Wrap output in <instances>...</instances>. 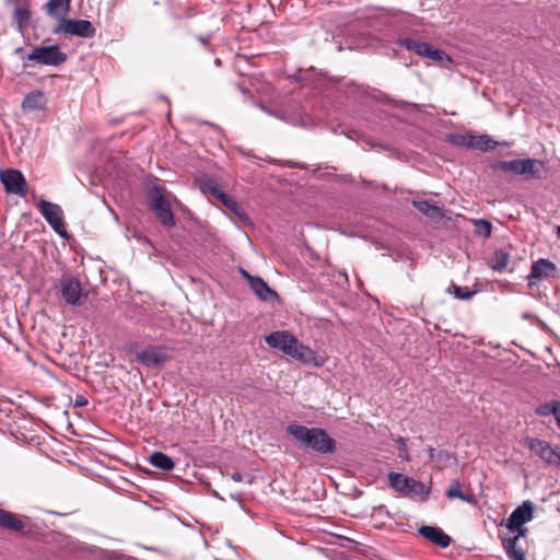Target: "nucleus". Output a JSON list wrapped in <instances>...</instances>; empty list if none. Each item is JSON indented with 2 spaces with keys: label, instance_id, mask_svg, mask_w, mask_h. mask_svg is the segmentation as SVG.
I'll return each instance as SVG.
<instances>
[{
  "label": "nucleus",
  "instance_id": "nucleus-1",
  "mask_svg": "<svg viewBox=\"0 0 560 560\" xmlns=\"http://www.w3.org/2000/svg\"><path fill=\"white\" fill-rule=\"evenodd\" d=\"M287 433L294 438L301 446L311 448L318 454H332L336 451V441L320 428L290 424L287 427Z\"/></svg>",
  "mask_w": 560,
  "mask_h": 560
},
{
  "label": "nucleus",
  "instance_id": "nucleus-2",
  "mask_svg": "<svg viewBox=\"0 0 560 560\" xmlns=\"http://www.w3.org/2000/svg\"><path fill=\"white\" fill-rule=\"evenodd\" d=\"M387 483L399 495L415 501L423 502L430 494V489L423 482L400 472H389Z\"/></svg>",
  "mask_w": 560,
  "mask_h": 560
},
{
  "label": "nucleus",
  "instance_id": "nucleus-3",
  "mask_svg": "<svg viewBox=\"0 0 560 560\" xmlns=\"http://www.w3.org/2000/svg\"><path fill=\"white\" fill-rule=\"evenodd\" d=\"M148 201L150 208L154 211L158 220L165 226L175 225L174 214L168 200L165 198L163 190L159 186H154L148 192Z\"/></svg>",
  "mask_w": 560,
  "mask_h": 560
},
{
  "label": "nucleus",
  "instance_id": "nucleus-4",
  "mask_svg": "<svg viewBox=\"0 0 560 560\" xmlns=\"http://www.w3.org/2000/svg\"><path fill=\"white\" fill-rule=\"evenodd\" d=\"M95 27L88 20H72L62 18L54 27V34H67L82 38H92L95 35Z\"/></svg>",
  "mask_w": 560,
  "mask_h": 560
},
{
  "label": "nucleus",
  "instance_id": "nucleus-5",
  "mask_svg": "<svg viewBox=\"0 0 560 560\" xmlns=\"http://www.w3.org/2000/svg\"><path fill=\"white\" fill-rule=\"evenodd\" d=\"M398 45L407 50L413 51L420 57H425L431 60L442 62L444 60L451 61L448 56L441 49L434 48L431 44L420 42L410 37H400L397 40Z\"/></svg>",
  "mask_w": 560,
  "mask_h": 560
},
{
  "label": "nucleus",
  "instance_id": "nucleus-6",
  "mask_svg": "<svg viewBox=\"0 0 560 560\" xmlns=\"http://www.w3.org/2000/svg\"><path fill=\"white\" fill-rule=\"evenodd\" d=\"M27 61H34L39 65L58 67L67 60L66 52L61 51L57 45L35 47L27 56Z\"/></svg>",
  "mask_w": 560,
  "mask_h": 560
},
{
  "label": "nucleus",
  "instance_id": "nucleus-7",
  "mask_svg": "<svg viewBox=\"0 0 560 560\" xmlns=\"http://www.w3.org/2000/svg\"><path fill=\"white\" fill-rule=\"evenodd\" d=\"M39 212L51 226V229L60 236H67V230L63 223V211L57 203L40 199L37 203Z\"/></svg>",
  "mask_w": 560,
  "mask_h": 560
},
{
  "label": "nucleus",
  "instance_id": "nucleus-8",
  "mask_svg": "<svg viewBox=\"0 0 560 560\" xmlns=\"http://www.w3.org/2000/svg\"><path fill=\"white\" fill-rule=\"evenodd\" d=\"M526 443L546 464L560 468V446L552 447L548 442L535 438L527 439Z\"/></svg>",
  "mask_w": 560,
  "mask_h": 560
},
{
  "label": "nucleus",
  "instance_id": "nucleus-9",
  "mask_svg": "<svg viewBox=\"0 0 560 560\" xmlns=\"http://www.w3.org/2000/svg\"><path fill=\"white\" fill-rule=\"evenodd\" d=\"M0 182L8 194L25 197L28 185L24 175L19 170L7 168L1 171Z\"/></svg>",
  "mask_w": 560,
  "mask_h": 560
},
{
  "label": "nucleus",
  "instance_id": "nucleus-10",
  "mask_svg": "<svg viewBox=\"0 0 560 560\" xmlns=\"http://www.w3.org/2000/svg\"><path fill=\"white\" fill-rule=\"evenodd\" d=\"M5 5L12 9V19L16 30L23 33L32 24V12L30 0H5Z\"/></svg>",
  "mask_w": 560,
  "mask_h": 560
},
{
  "label": "nucleus",
  "instance_id": "nucleus-11",
  "mask_svg": "<svg viewBox=\"0 0 560 560\" xmlns=\"http://www.w3.org/2000/svg\"><path fill=\"white\" fill-rule=\"evenodd\" d=\"M557 271L555 262L547 258H539L530 267V272L527 276L528 287L533 288L538 281L556 278Z\"/></svg>",
  "mask_w": 560,
  "mask_h": 560
},
{
  "label": "nucleus",
  "instance_id": "nucleus-12",
  "mask_svg": "<svg viewBox=\"0 0 560 560\" xmlns=\"http://www.w3.org/2000/svg\"><path fill=\"white\" fill-rule=\"evenodd\" d=\"M60 295L63 301L71 306L83 303L82 285L78 278L70 277L60 282Z\"/></svg>",
  "mask_w": 560,
  "mask_h": 560
},
{
  "label": "nucleus",
  "instance_id": "nucleus-13",
  "mask_svg": "<svg viewBox=\"0 0 560 560\" xmlns=\"http://www.w3.org/2000/svg\"><path fill=\"white\" fill-rule=\"evenodd\" d=\"M167 358L166 350L156 346H149L136 354L137 362L147 368H160Z\"/></svg>",
  "mask_w": 560,
  "mask_h": 560
},
{
  "label": "nucleus",
  "instance_id": "nucleus-14",
  "mask_svg": "<svg viewBox=\"0 0 560 560\" xmlns=\"http://www.w3.org/2000/svg\"><path fill=\"white\" fill-rule=\"evenodd\" d=\"M534 517V504L530 501H524L505 520L504 525L508 529L514 530L522 525L530 522Z\"/></svg>",
  "mask_w": 560,
  "mask_h": 560
},
{
  "label": "nucleus",
  "instance_id": "nucleus-15",
  "mask_svg": "<svg viewBox=\"0 0 560 560\" xmlns=\"http://www.w3.org/2000/svg\"><path fill=\"white\" fill-rule=\"evenodd\" d=\"M296 338L287 330L273 331L265 337L266 343L273 349L282 351L290 355L293 346L296 345Z\"/></svg>",
  "mask_w": 560,
  "mask_h": 560
},
{
  "label": "nucleus",
  "instance_id": "nucleus-16",
  "mask_svg": "<svg viewBox=\"0 0 560 560\" xmlns=\"http://www.w3.org/2000/svg\"><path fill=\"white\" fill-rule=\"evenodd\" d=\"M242 275L248 280L249 288L261 301L270 302L278 298L277 292L271 289L262 278L250 276L245 270H242Z\"/></svg>",
  "mask_w": 560,
  "mask_h": 560
},
{
  "label": "nucleus",
  "instance_id": "nucleus-17",
  "mask_svg": "<svg viewBox=\"0 0 560 560\" xmlns=\"http://www.w3.org/2000/svg\"><path fill=\"white\" fill-rule=\"evenodd\" d=\"M290 357L305 364H313L315 366H322L324 364V360L319 358L313 349L304 346L299 340H296V345L293 346Z\"/></svg>",
  "mask_w": 560,
  "mask_h": 560
},
{
  "label": "nucleus",
  "instance_id": "nucleus-18",
  "mask_svg": "<svg viewBox=\"0 0 560 560\" xmlns=\"http://www.w3.org/2000/svg\"><path fill=\"white\" fill-rule=\"evenodd\" d=\"M419 534L440 548H447L451 545V537L440 527L423 525L418 529Z\"/></svg>",
  "mask_w": 560,
  "mask_h": 560
},
{
  "label": "nucleus",
  "instance_id": "nucleus-19",
  "mask_svg": "<svg viewBox=\"0 0 560 560\" xmlns=\"http://www.w3.org/2000/svg\"><path fill=\"white\" fill-rule=\"evenodd\" d=\"M25 522L15 513L0 509V528L12 533H22L25 529Z\"/></svg>",
  "mask_w": 560,
  "mask_h": 560
},
{
  "label": "nucleus",
  "instance_id": "nucleus-20",
  "mask_svg": "<svg viewBox=\"0 0 560 560\" xmlns=\"http://www.w3.org/2000/svg\"><path fill=\"white\" fill-rule=\"evenodd\" d=\"M522 175L539 179L547 172L546 163L536 159H522Z\"/></svg>",
  "mask_w": 560,
  "mask_h": 560
},
{
  "label": "nucleus",
  "instance_id": "nucleus-21",
  "mask_svg": "<svg viewBox=\"0 0 560 560\" xmlns=\"http://www.w3.org/2000/svg\"><path fill=\"white\" fill-rule=\"evenodd\" d=\"M71 0H48L44 5L45 13L60 21L70 10Z\"/></svg>",
  "mask_w": 560,
  "mask_h": 560
},
{
  "label": "nucleus",
  "instance_id": "nucleus-22",
  "mask_svg": "<svg viewBox=\"0 0 560 560\" xmlns=\"http://www.w3.org/2000/svg\"><path fill=\"white\" fill-rule=\"evenodd\" d=\"M412 205L419 212L430 219L441 220L444 217L442 209L429 200H413Z\"/></svg>",
  "mask_w": 560,
  "mask_h": 560
},
{
  "label": "nucleus",
  "instance_id": "nucleus-23",
  "mask_svg": "<svg viewBox=\"0 0 560 560\" xmlns=\"http://www.w3.org/2000/svg\"><path fill=\"white\" fill-rule=\"evenodd\" d=\"M45 104V94L42 91H33L25 95L22 102V108L24 112H33L44 108Z\"/></svg>",
  "mask_w": 560,
  "mask_h": 560
},
{
  "label": "nucleus",
  "instance_id": "nucleus-24",
  "mask_svg": "<svg viewBox=\"0 0 560 560\" xmlns=\"http://www.w3.org/2000/svg\"><path fill=\"white\" fill-rule=\"evenodd\" d=\"M510 262V255L503 249H497L488 260V266L498 272H502L506 269Z\"/></svg>",
  "mask_w": 560,
  "mask_h": 560
},
{
  "label": "nucleus",
  "instance_id": "nucleus-25",
  "mask_svg": "<svg viewBox=\"0 0 560 560\" xmlns=\"http://www.w3.org/2000/svg\"><path fill=\"white\" fill-rule=\"evenodd\" d=\"M149 463L163 471H171L175 467L174 460L162 452L152 453Z\"/></svg>",
  "mask_w": 560,
  "mask_h": 560
},
{
  "label": "nucleus",
  "instance_id": "nucleus-26",
  "mask_svg": "<svg viewBox=\"0 0 560 560\" xmlns=\"http://www.w3.org/2000/svg\"><path fill=\"white\" fill-rule=\"evenodd\" d=\"M505 553L511 560H526L525 552L522 548L517 547L515 539H502Z\"/></svg>",
  "mask_w": 560,
  "mask_h": 560
},
{
  "label": "nucleus",
  "instance_id": "nucleus-27",
  "mask_svg": "<svg viewBox=\"0 0 560 560\" xmlns=\"http://www.w3.org/2000/svg\"><path fill=\"white\" fill-rule=\"evenodd\" d=\"M230 212L240 219H245L246 214L240 203L229 194L220 195L219 200Z\"/></svg>",
  "mask_w": 560,
  "mask_h": 560
},
{
  "label": "nucleus",
  "instance_id": "nucleus-28",
  "mask_svg": "<svg viewBox=\"0 0 560 560\" xmlns=\"http://www.w3.org/2000/svg\"><path fill=\"white\" fill-rule=\"evenodd\" d=\"M447 141L456 147L472 149L474 135L471 133H452L447 136Z\"/></svg>",
  "mask_w": 560,
  "mask_h": 560
},
{
  "label": "nucleus",
  "instance_id": "nucleus-29",
  "mask_svg": "<svg viewBox=\"0 0 560 560\" xmlns=\"http://www.w3.org/2000/svg\"><path fill=\"white\" fill-rule=\"evenodd\" d=\"M492 168L505 173L522 175V160L500 161L494 163Z\"/></svg>",
  "mask_w": 560,
  "mask_h": 560
},
{
  "label": "nucleus",
  "instance_id": "nucleus-30",
  "mask_svg": "<svg viewBox=\"0 0 560 560\" xmlns=\"http://www.w3.org/2000/svg\"><path fill=\"white\" fill-rule=\"evenodd\" d=\"M536 412L542 417L552 415L556 419V422H558L560 417V400H551L549 402H545L536 409Z\"/></svg>",
  "mask_w": 560,
  "mask_h": 560
},
{
  "label": "nucleus",
  "instance_id": "nucleus-31",
  "mask_svg": "<svg viewBox=\"0 0 560 560\" xmlns=\"http://www.w3.org/2000/svg\"><path fill=\"white\" fill-rule=\"evenodd\" d=\"M498 144L499 143L495 140H493L491 137H489L488 135H480V136L474 135V148L472 149H478L482 152H487V151L495 149Z\"/></svg>",
  "mask_w": 560,
  "mask_h": 560
},
{
  "label": "nucleus",
  "instance_id": "nucleus-32",
  "mask_svg": "<svg viewBox=\"0 0 560 560\" xmlns=\"http://www.w3.org/2000/svg\"><path fill=\"white\" fill-rule=\"evenodd\" d=\"M446 495L450 499H460L468 503L474 502V498L471 495H468L460 490V483L457 480L452 482L451 487L446 491Z\"/></svg>",
  "mask_w": 560,
  "mask_h": 560
},
{
  "label": "nucleus",
  "instance_id": "nucleus-33",
  "mask_svg": "<svg viewBox=\"0 0 560 560\" xmlns=\"http://www.w3.org/2000/svg\"><path fill=\"white\" fill-rule=\"evenodd\" d=\"M202 190L205 194H209L218 201L220 200V195L226 194L220 187H218L217 184L212 180L205 182L202 185Z\"/></svg>",
  "mask_w": 560,
  "mask_h": 560
},
{
  "label": "nucleus",
  "instance_id": "nucleus-34",
  "mask_svg": "<svg viewBox=\"0 0 560 560\" xmlns=\"http://www.w3.org/2000/svg\"><path fill=\"white\" fill-rule=\"evenodd\" d=\"M452 288H453L452 293L458 300L468 301L475 294V291H471L468 287H459V285L453 284Z\"/></svg>",
  "mask_w": 560,
  "mask_h": 560
},
{
  "label": "nucleus",
  "instance_id": "nucleus-35",
  "mask_svg": "<svg viewBox=\"0 0 560 560\" xmlns=\"http://www.w3.org/2000/svg\"><path fill=\"white\" fill-rule=\"evenodd\" d=\"M453 458L454 456L450 452L442 450L439 451V454H436L435 462L441 466L445 467L450 464L451 459Z\"/></svg>",
  "mask_w": 560,
  "mask_h": 560
},
{
  "label": "nucleus",
  "instance_id": "nucleus-36",
  "mask_svg": "<svg viewBox=\"0 0 560 560\" xmlns=\"http://www.w3.org/2000/svg\"><path fill=\"white\" fill-rule=\"evenodd\" d=\"M231 479H232L233 481H235V482H242V481H245V480H246V482H247V483H252V482H253V478H252V477H249V476H244V475H242V474H240V472H233V474H231Z\"/></svg>",
  "mask_w": 560,
  "mask_h": 560
},
{
  "label": "nucleus",
  "instance_id": "nucleus-37",
  "mask_svg": "<svg viewBox=\"0 0 560 560\" xmlns=\"http://www.w3.org/2000/svg\"><path fill=\"white\" fill-rule=\"evenodd\" d=\"M514 530H516V535L513 536V537H510L509 539H515V542H517L521 538H524L527 534V528L524 527L523 525L518 528H515Z\"/></svg>",
  "mask_w": 560,
  "mask_h": 560
},
{
  "label": "nucleus",
  "instance_id": "nucleus-38",
  "mask_svg": "<svg viewBox=\"0 0 560 560\" xmlns=\"http://www.w3.org/2000/svg\"><path fill=\"white\" fill-rule=\"evenodd\" d=\"M478 223L482 225V230H485V234L489 235L491 232V224L486 220H479Z\"/></svg>",
  "mask_w": 560,
  "mask_h": 560
},
{
  "label": "nucleus",
  "instance_id": "nucleus-39",
  "mask_svg": "<svg viewBox=\"0 0 560 560\" xmlns=\"http://www.w3.org/2000/svg\"><path fill=\"white\" fill-rule=\"evenodd\" d=\"M77 407H83V406H86L88 405V399L84 398L83 396H77L75 398V404H74Z\"/></svg>",
  "mask_w": 560,
  "mask_h": 560
},
{
  "label": "nucleus",
  "instance_id": "nucleus-40",
  "mask_svg": "<svg viewBox=\"0 0 560 560\" xmlns=\"http://www.w3.org/2000/svg\"><path fill=\"white\" fill-rule=\"evenodd\" d=\"M427 452H428L429 457H430V459H431V460H435V459H436V454H439V451H436V450H435L434 447H432V446H429V447L427 448Z\"/></svg>",
  "mask_w": 560,
  "mask_h": 560
},
{
  "label": "nucleus",
  "instance_id": "nucleus-41",
  "mask_svg": "<svg viewBox=\"0 0 560 560\" xmlns=\"http://www.w3.org/2000/svg\"><path fill=\"white\" fill-rule=\"evenodd\" d=\"M231 498L234 499V500H240V495L238 494H231Z\"/></svg>",
  "mask_w": 560,
  "mask_h": 560
},
{
  "label": "nucleus",
  "instance_id": "nucleus-42",
  "mask_svg": "<svg viewBox=\"0 0 560 560\" xmlns=\"http://www.w3.org/2000/svg\"><path fill=\"white\" fill-rule=\"evenodd\" d=\"M199 40L202 43V45H206V39L203 37H200Z\"/></svg>",
  "mask_w": 560,
  "mask_h": 560
},
{
  "label": "nucleus",
  "instance_id": "nucleus-43",
  "mask_svg": "<svg viewBox=\"0 0 560 560\" xmlns=\"http://www.w3.org/2000/svg\"><path fill=\"white\" fill-rule=\"evenodd\" d=\"M557 425H558V428L560 429V417H559V419H558Z\"/></svg>",
  "mask_w": 560,
  "mask_h": 560
},
{
  "label": "nucleus",
  "instance_id": "nucleus-44",
  "mask_svg": "<svg viewBox=\"0 0 560 560\" xmlns=\"http://www.w3.org/2000/svg\"><path fill=\"white\" fill-rule=\"evenodd\" d=\"M558 236L560 237V226H558V232H557Z\"/></svg>",
  "mask_w": 560,
  "mask_h": 560
}]
</instances>
